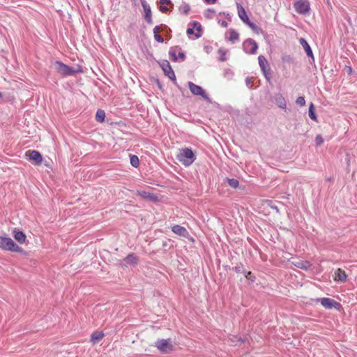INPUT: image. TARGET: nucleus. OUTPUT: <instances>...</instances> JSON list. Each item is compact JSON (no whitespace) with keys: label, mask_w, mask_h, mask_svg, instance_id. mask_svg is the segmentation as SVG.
Instances as JSON below:
<instances>
[{"label":"nucleus","mask_w":357,"mask_h":357,"mask_svg":"<svg viewBox=\"0 0 357 357\" xmlns=\"http://www.w3.org/2000/svg\"><path fill=\"white\" fill-rule=\"evenodd\" d=\"M245 84L246 85L248 86L250 85H251L252 84V78L249 77H247L245 78Z\"/></svg>","instance_id":"obj_44"},{"label":"nucleus","mask_w":357,"mask_h":357,"mask_svg":"<svg viewBox=\"0 0 357 357\" xmlns=\"http://www.w3.org/2000/svg\"><path fill=\"white\" fill-rule=\"evenodd\" d=\"M0 248L3 250L18 253H23L24 252L12 238L2 236H0Z\"/></svg>","instance_id":"obj_2"},{"label":"nucleus","mask_w":357,"mask_h":357,"mask_svg":"<svg viewBox=\"0 0 357 357\" xmlns=\"http://www.w3.org/2000/svg\"><path fill=\"white\" fill-rule=\"evenodd\" d=\"M26 155L29 157V160L33 161L35 165H39L42 162L43 156L38 151L29 150L26 152Z\"/></svg>","instance_id":"obj_11"},{"label":"nucleus","mask_w":357,"mask_h":357,"mask_svg":"<svg viewBox=\"0 0 357 357\" xmlns=\"http://www.w3.org/2000/svg\"><path fill=\"white\" fill-rule=\"evenodd\" d=\"M294 265L297 268H301L303 270H307L310 266V263L307 261L299 260L298 261L294 262Z\"/></svg>","instance_id":"obj_23"},{"label":"nucleus","mask_w":357,"mask_h":357,"mask_svg":"<svg viewBox=\"0 0 357 357\" xmlns=\"http://www.w3.org/2000/svg\"><path fill=\"white\" fill-rule=\"evenodd\" d=\"M178 10L184 15H188L190 10V6L188 3L183 2V3L178 7Z\"/></svg>","instance_id":"obj_25"},{"label":"nucleus","mask_w":357,"mask_h":357,"mask_svg":"<svg viewBox=\"0 0 357 357\" xmlns=\"http://www.w3.org/2000/svg\"><path fill=\"white\" fill-rule=\"evenodd\" d=\"M157 84H158L159 89H162V84H160V82L158 79L157 80Z\"/></svg>","instance_id":"obj_50"},{"label":"nucleus","mask_w":357,"mask_h":357,"mask_svg":"<svg viewBox=\"0 0 357 357\" xmlns=\"http://www.w3.org/2000/svg\"><path fill=\"white\" fill-rule=\"evenodd\" d=\"M219 23L222 27H227L228 26V23L225 20L219 21Z\"/></svg>","instance_id":"obj_47"},{"label":"nucleus","mask_w":357,"mask_h":357,"mask_svg":"<svg viewBox=\"0 0 357 357\" xmlns=\"http://www.w3.org/2000/svg\"><path fill=\"white\" fill-rule=\"evenodd\" d=\"M296 103L301 107L304 106L305 105V98L303 96L298 97L296 100Z\"/></svg>","instance_id":"obj_37"},{"label":"nucleus","mask_w":357,"mask_h":357,"mask_svg":"<svg viewBox=\"0 0 357 357\" xmlns=\"http://www.w3.org/2000/svg\"><path fill=\"white\" fill-rule=\"evenodd\" d=\"M236 7H237V10H238V17L239 18L244 22L246 24H248L250 20H249L247 14H246V12L244 9V8L243 7V6L239 3H236Z\"/></svg>","instance_id":"obj_14"},{"label":"nucleus","mask_w":357,"mask_h":357,"mask_svg":"<svg viewBox=\"0 0 357 357\" xmlns=\"http://www.w3.org/2000/svg\"><path fill=\"white\" fill-rule=\"evenodd\" d=\"M299 43H300L301 45L303 47V48L304 49V50L305 51L307 56L308 57L312 58L314 60L312 50L310 46L309 45L308 43L306 41V40L301 38L299 40Z\"/></svg>","instance_id":"obj_16"},{"label":"nucleus","mask_w":357,"mask_h":357,"mask_svg":"<svg viewBox=\"0 0 357 357\" xmlns=\"http://www.w3.org/2000/svg\"><path fill=\"white\" fill-rule=\"evenodd\" d=\"M308 114H309L310 118L312 120L315 121H317V116L315 113V108H314L313 103H311L310 105Z\"/></svg>","instance_id":"obj_27"},{"label":"nucleus","mask_w":357,"mask_h":357,"mask_svg":"<svg viewBox=\"0 0 357 357\" xmlns=\"http://www.w3.org/2000/svg\"><path fill=\"white\" fill-rule=\"evenodd\" d=\"M347 158H346L347 163V165L349 166V165H350V158H349V155H347Z\"/></svg>","instance_id":"obj_49"},{"label":"nucleus","mask_w":357,"mask_h":357,"mask_svg":"<svg viewBox=\"0 0 357 357\" xmlns=\"http://www.w3.org/2000/svg\"><path fill=\"white\" fill-rule=\"evenodd\" d=\"M194 29H195V28H193V26H192V27H191V28H188V29H187V33H188V35H190V34H195V33H194Z\"/></svg>","instance_id":"obj_46"},{"label":"nucleus","mask_w":357,"mask_h":357,"mask_svg":"<svg viewBox=\"0 0 357 357\" xmlns=\"http://www.w3.org/2000/svg\"><path fill=\"white\" fill-rule=\"evenodd\" d=\"M55 69L56 71L63 76H66L68 66L60 61H56L54 63Z\"/></svg>","instance_id":"obj_19"},{"label":"nucleus","mask_w":357,"mask_h":357,"mask_svg":"<svg viewBox=\"0 0 357 357\" xmlns=\"http://www.w3.org/2000/svg\"><path fill=\"white\" fill-rule=\"evenodd\" d=\"M258 61L260 68L266 79V81L271 83V68L269 64L267 62L265 56L263 55H259L258 56Z\"/></svg>","instance_id":"obj_4"},{"label":"nucleus","mask_w":357,"mask_h":357,"mask_svg":"<svg viewBox=\"0 0 357 357\" xmlns=\"http://www.w3.org/2000/svg\"><path fill=\"white\" fill-rule=\"evenodd\" d=\"M331 178H326V181H331Z\"/></svg>","instance_id":"obj_54"},{"label":"nucleus","mask_w":357,"mask_h":357,"mask_svg":"<svg viewBox=\"0 0 357 357\" xmlns=\"http://www.w3.org/2000/svg\"><path fill=\"white\" fill-rule=\"evenodd\" d=\"M207 14H206V17L207 18H211L213 17L214 13H215V10L213 9H211V8H208L207 10Z\"/></svg>","instance_id":"obj_40"},{"label":"nucleus","mask_w":357,"mask_h":357,"mask_svg":"<svg viewBox=\"0 0 357 357\" xmlns=\"http://www.w3.org/2000/svg\"><path fill=\"white\" fill-rule=\"evenodd\" d=\"M178 56L179 59H181V60L182 61H183L185 59V57H186V56H185V52H178Z\"/></svg>","instance_id":"obj_43"},{"label":"nucleus","mask_w":357,"mask_h":357,"mask_svg":"<svg viewBox=\"0 0 357 357\" xmlns=\"http://www.w3.org/2000/svg\"><path fill=\"white\" fill-rule=\"evenodd\" d=\"M96 120L98 122L102 123L105 119V112L102 109H98L96 114Z\"/></svg>","instance_id":"obj_24"},{"label":"nucleus","mask_w":357,"mask_h":357,"mask_svg":"<svg viewBox=\"0 0 357 357\" xmlns=\"http://www.w3.org/2000/svg\"><path fill=\"white\" fill-rule=\"evenodd\" d=\"M153 34H156V33H158L159 31H162V29L160 26H155L153 28Z\"/></svg>","instance_id":"obj_42"},{"label":"nucleus","mask_w":357,"mask_h":357,"mask_svg":"<svg viewBox=\"0 0 357 357\" xmlns=\"http://www.w3.org/2000/svg\"><path fill=\"white\" fill-rule=\"evenodd\" d=\"M272 102L280 109H284L287 107V102L284 96L280 93H275L272 98Z\"/></svg>","instance_id":"obj_12"},{"label":"nucleus","mask_w":357,"mask_h":357,"mask_svg":"<svg viewBox=\"0 0 357 357\" xmlns=\"http://www.w3.org/2000/svg\"><path fill=\"white\" fill-rule=\"evenodd\" d=\"M227 181L228 185L233 188H236L239 185V181L236 178H227Z\"/></svg>","instance_id":"obj_33"},{"label":"nucleus","mask_w":357,"mask_h":357,"mask_svg":"<svg viewBox=\"0 0 357 357\" xmlns=\"http://www.w3.org/2000/svg\"><path fill=\"white\" fill-rule=\"evenodd\" d=\"M344 70H345V72L347 73V74L348 75H351L352 74V73H353V69H352V68H351V66H345V67H344Z\"/></svg>","instance_id":"obj_41"},{"label":"nucleus","mask_w":357,"mask_h":357,"mask_svg":"<svg viewBox=\"0 0 357 357\" xmlns=\"http://www.w3.org/2000/svg\"><path fill=\"white\" fill-rule=\"evenodd\" d=\"M218 0H204V2L206 3L207 4H213L215 3H216Z\"/></svg>","instance_id":"obj_48"},{"label":"nucleus","mask_w":357,"mask_h":357,"mask_svg":"<svg viewBox=\"0 0 357 357\" xmlns=\"http://www.w3.org/2000/svg\"><path fill=\"white\" fill-rule=\"evenodd\" d=\"M177 159L184 166L188 167L196 160V155L191 149L184 148L177 155Z\"/></svg>","instance_id":"obj_1"},{"label":"nucleus","mask_w":357,"mask_h":357,"mask_svg":"<svg viewBox=\"0 0 357 357\" xmlns=\"http://www.w3.org/2000/svg\"><path fill=\"white\" fill-rule=\"evenodd\" d=\"M188 86L190 92L195 96H200L208 102H211V98L206 93L205 91L198 85H196L192 82H188Z\"/></svg>","instance_id":"obj_6"},{"label":"nucleus","mask_w":357,"mask_h":357,"mask_svg":"<svg viewBox=\"0 0 357 357\" xmlns=\"http://www.w3.org/2000/svg\"><path fill=\"white\" fill-rule=\"evenodd\" d=\"M139 259L135 255V254H129L126 256L123 259V262L124 263V266L132 265L135 266L138 264Z\"/></svg>","instance_id":"obj_15"},{"label":"nucleus","mask_w":357,"mask_h":357,"mask_svg":"<svg viewBox=\"0 0 357 357\" xmlns=\"http://www.w3.org/2000/svg\"><path fill=\"white\" fill-rule=\"evenodd\" d=\"M233 270L236 273H243L244 274L245 270L244 268L243 264L242 263H238L235 267L233 268Z\"/></svg>","instance_id":"obj_34"},{"label":"nucleus","mask_w":357,"mask_h":357,"mask_svg":"<svg viewBox=\"0 0 357 357\" xmlns=\"http://www.w3.org/2000/svg\"><path fill=\"white\" fill-rule=\"evenodd\" d=\"M248 340L247 337H238L237 336H232L231 338H230V341L234 345H237L238 342L243 343Z\"/></svg>","instance_id":"obj_31"},{"label":"nucleus","mask_w":357,"mask_h":357,"mask_svg":"<svg viewBox=\"0 0 357 357\" xmlns=\"http://www.w3.org/2000/svg\"><path fill=\"white\" fill-rule=\"evenodd\" d=\"M130 164L134 167H138L139 165V160L135 155H130Z\"/></svg>","instance_id":"obj_32"},{"label":"nucleus","mask_w":357,"mask_h":357,"mask_svg":"<svg viewBox=\"0 0 357 357\" xmlns=\"http://www.w3.org/2000/svg\"><path fill=\"white\" fill-rule=\"evenodd\" d=\"M176 49L181 50V47L179 46H175L174 47H171L169 50V56H170L172 61H174V62L178 61Z\"/></svg>","instance_id":"obj_26"},{"label":"nucleus","mask_w":357,"mask_h":357,"mask_svg":"<svg viewBox=\"0 0 357 357\" xmlns=\"http://www.w3.org/2000/svg\"><path fill=\"white\" fill-rule=\"evenodd\" d=\"M294 8L301 15H307L310 10V3L308 0H298L294 3Z\"/></svg>","instance_id":"obj_5"},{"label":"nucleus","mask_w":357,"mask_h":357,"mask_svg":"<svg viewBox=\"0 0 357 357\" xmlns=\"http://www.w3.org/2000/svg\"><path fill=\"white\" fill-rule=\"evenodd\" d=\"M218 54H220L219 61L221 62L225 61L227 60V57H226L227 51L220 48L218 50Z\"/></svg>","instance_id":"obj_36"},{"label":"nucleus","mask_w":357,"mask_h":357,"mask_svg":"<svg viewBox=\"0 0 357 357\" xmlns=\"http://www.w3.org/2000/svg\"><path fill=\"white\" fill-rule=\"evenodd\" d=\"M220 15H225V13H220Z\"/></svg>","instance_id":"obj_56"},{"label":"nucleus","mask_w":357,"mask_h":357,"mask_svg":"<svg viewBox=\"0 0 357 357\" xmlns=\"http://www.w3.org/2000/svg\"><path fill=\"white\" fill-rule=\"evenodd\" d=\"M190 24L197 30V33H195L196 38H200L203 32L201 24L197 21H193Z\"/></svg>","instance_id":"obj_22"},{"label":"nucleus","mask_w":357,"mask_h":357,"mask_svg":"<svg viewBox=\"0 0 357 357\" xmlns=\"http://www.w3.org/2000/svg\"><path fill=\"white\" fill-rule=\"evenodd\" d=\"M317 301L320 302L321 305L324 306L326 309L335 308L340 310L342 307L340 303L330 298H318Z\"/></svg>","instance_id":"obj_9"},{"label":"nucleus","mask_w":357,"mask_h":357,"mask_svg":"<svg viewBox=\"0 0 357 357\" xmlns=\"http://www.w3.org/2000/svg\"><path fill=\"white\" fill-rule=\"evenodd\" d=\"M220 15H225V13H220Z\"/></svg>","instance_id":"obj_55"},{"label":"nucleus","mask_w":357,"mask_h":357,"mask_svg":"<svg viewBox=\"0 0 357 357\" xmlns=\"http://www.w3.org/2000/svg\"><path fill=\"white\" fill-rule=\"evenodd\" d=\"M172 231L179 236L189 238L190 234L184 227L178 225H175L172 227Z\"/></svg>","instance_id":"obj_13"},{"label":"nucleus","mask_w":357,"mask_h":357,"mask_svg":"<svg viewBox=\"0 0 357 357\" xmlns=\"http://www.w3.org/2000/svg\"><path fill=\"white\" fill-rule=\"evenodd\" d=\"M144 194L145 195H144V197H151L150 193H148V194H149V195H146V194H147V193H146V192H144Z\"/></svg>","instance_id":"obj_51"},{"label":"nucleus","mask_w":357,"mask_h":357,"mask_svg":"<svg viewBox=\"0 0 357 357\" xmlns=\"http://www.w3.org/2000/svg\"><path fill=\"white\" fill-rule=\"evenodd\" d=\"M79 73H82V70L80 67H78V68H75L68 66L66 76L73 75Z\"/></svg>","instance_id":"obj_28"},{"label":"nucleus","mask_w":357,"mask_h":357,"mask_svg":"<svg viewBox=\"0 0 357 357\" xmlns=\"http://www.w3.org/2000/svg\"><path fill=\"white\" fill-rule=\"evenodd\" d=\"M161 26H163L165 29H168V27L165 24H161Z\"/></svg>","instance_id":"obj_52"},{"label":"nucleus","mask_w":357,"mask_h":357,"mask_svg":"<svg viewBox=\"0 0 357 357\" xmlns=\"http://www.w3.org/2000/svg\"><path fill=\"white\" fill-rule=\"evenodd\" d=\"M160 66L162 68L164 74L171 80L174 81V84H176V75L172 68V66H170L169 62L167 60H163L160 63Z\"/></svg>","instance_id":"obj_7"},{"label":"nucleus","mask_w":357,"mask_h":357,"mask_svg":"<svg viewBox=\"0 0 357 357\" xmlns=\"http://www.w3.org/2000/svg\"><path fill=\"white\" fill-rule=\"evenodd\" d=\"M2 97H3V94L1 92H0V99L2 98Z\"/></svg>","instance_id":"obj_53"},{"label":"nucleus","mask_w":357,"mask_h":357,"mask_svg":"<svg viewBox=\"0 0 357 357\" xmlns=\"http://www.w3.org/2000/svg\"><path fill=\"white\" fill-rule=\"evenodd\" d=\"M243 49L247 54H255L258 49V45L255 40L248 38L243 43Z\"/></svg>","instance_id":"obj_8"},{"label":"nucleus","mask_w":357,"mask_h":357,"mask_svg":"<svg viewBox=\"0 0 357 357\" xmlns=\"http://www.w3.org/2000/svg\"><path fill=\"white\" fill-rule=\"evenodd\" d=\"M104 337L102 331H95L91 335V342L95 344L98 343Z\"/></svg>","instance_id":"obj_21"},{"label":"nucleus","mask_w":357,"mask_h":357,"mask_svg":"<svg viewBox=\"0 0 357 357\" xmlns=\"http://www.w3.org/2000/svg\"><path fill=\"white\" fill-rule=\"evenodd\" d=\"M239 39V34L234 29L229 30V40L234 43L236 40Z\"/></svg>","instance_id":"obj_30"},{"label":"nucleus","mask_w":357,"mask_h":357,"mask_svg":"<svg viewBox=\"0 0 357 357\" xmlns=\"http://www.w3.org/2000/svg\"><path fill=\"white\" fill-rule=\"evenodd\" d=\"M153 36H154V39L157 42L160 43H162L164 42L163 38L159 33L153 34Z\"/></svg>","instance_id":"obj_39"},{"label":"nucleus","mask_w":357,"mask_h":357,"mask_svg":"<svg viewBox=\"0 0 357 357\" xmlns=\"http://www.w3.org/2000/svg\"><path fill=\"white\" fill-rule=\"evenodd\" d=\"M13 236L20 244L24 243L26 239V234L22 231L17 230V229L13 230Z\"/></svg>","instance_id":"obj_17"},{"label":"nucleus","mask_w":357,"mask_h":357,"mask_svg":"<svg viewBox=\"0 0 357 357\" xmlns=\"http://www.w3.org/2000/svg\"><path fill=\"white\" fill-rule=\"evenodd\" d=\"M159 3L160 4L159 6V10L163 13H166L169 10V8L165 6V5H169L171 8H173L174 6V4L172 3L171 0H159Z\"/></svg>","instance_id":"obj_20"},{"label":"nucleus","mask_w":357,"mask_h":357,"mask_svg":"<svg viewBox=\"0 0 357 357\" xmlns=\"http://www.w3.org/2000/svg\"><path fill=\"white\" fill-rule=\"evenodd\" d=\"M347 275L345 273V271L342 268H337L334 273V280L335 281H339L344 282L347 280Z\"/></svg>","instance_id":"obj_18"},{"label":"nucleus","mask_w":357,"mask_h":357,"mask_svg":"<svg viewBox=\"0 0 357 357\" xmlns=\"http://www.w3.org/2000/svg\"><path fill=\"white\" fill-rule=\"evenodd\" d=\"M255 33L259 34V33H263L264 31L263 30L259 27L257 25H256L255 23H253L252 22H250L248 24H247Z\"/></svg>","instance_id":"obj_29"},{"label":"nucleus","mask_w":357,"mask_h":357,"mask_svg":"<svg viewBox=\"0 0 357 357\" xmlns=\"http://www.w3.org/2000/svg\"><path fill=\"white\" fill-rule=\"evenodd\" d=\"M282 61L285 62H291V58L289 56H285L282 57Z\"/></svg>","instance_id":"obj_45"},{"label":"nucleus","mask_w":357,"mask_h":357,"mask_svg":"<svg viewBox=\"0 0 357 357\" xmlns=\"http://www.w3.org/2000/svg\"><path fill=\"white\" fill-rule=\"evenodd\" d=\"M324 143V139L321 135H317L315 137V144L317 146H321Z\"/></svg>","instance_id":"obj_38"},{"label":"nucleus","mask_w":357,"mask_h":357,"mask_svg":"<svg viewBox=\"0 0 357 357\" xmlns=\"http://www.w3.org/2000/svg\"><path fill=\"white\" fill-rule=\"evenodd\" d=\"M142 6L143 7L144 15V17L149 24H153L151 8L149 4L145 0H141Z\"/></svg>","instance_id":"obj_10"},{"label":"nucleus","mask_w":357,"mask_h":357,"mask_svg":"<svg viewBox=\"0 0 357 357\" xmlns=\"http://www.w3.org/2000/svg\"><path fill=\"white\" fill-rule=\"evenodd\" d=\"M154 346L162 354H169L174 350L171 339H158Z\"/></svg>","instance_id":"obj_3"},{"label":"nucleus","mask_w":357,"mask_h":357,"mask_svg":"<svg viewBox=\"0 0 357 357\" xmlns=\"http://www.w3.org/2000/svg\"><path fill=\"white\" fill-rule=\"evenodd\" d=\"M244 275L245 278L252 282H255L256 280V277L254 275V274L251 271H245Z\"/></svg>","instance_id":"obj_35"},{"label":"nucleus","mask_w":357,"mask_h":357,"mask_svg":"<svg viewBox=\"0 0 357 357\" xmlns=\"http://www.w3.org/2000/svg\"><path fill=\"white\" fill-rule=\"evenodd\" d=\"M220 15H225V13H220Z\"/></svg>","instance_id":"obj_57"}]
</instances>
